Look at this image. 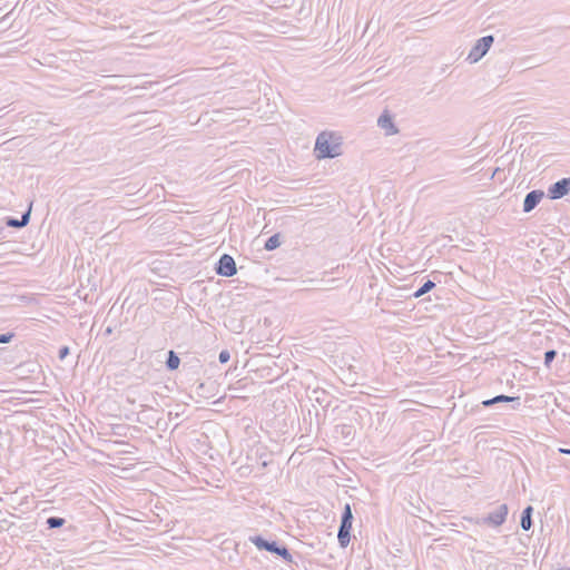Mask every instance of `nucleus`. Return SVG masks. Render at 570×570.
Segmentation results:
<instances>
[{
    "instance_id": "a211bd4d",
    "label": "nucleus",
    "mask_w": 570,
    "mask_h": 570,
    "mask_svg": "<svg viewBox=\"0 0 570 570\" xmlns=\"http://www.w3.org/2000/svg\"><path fill=\"white\" fill-rule=\"evenodd\" d=\"M556 356H557V351L556 350H548L544 353V365L547 367H550V365L553 362V360L556 358Z\"/></svg>"
},
{
    "instance_id": "f8f14e48",
    "label": "nucleus",
    "mask_w": 570,
    "mask_h": 570,
    "mask_svg": "<svg viewBox=\"0 0 570 570\" xmlns=\"http://www.w3.org/2000/svg\"><path fill=\"white\" fill-rule=\"evenodd\" d=\"M532 513H533V508L531 505H528L527 508H524L521 513L520 525L524 531H529L533 525Z\"/></svg>"
},
{
    "instance_id": "6ab92c4d",
    "label": "nucleus",
    "mask_w": 570,
    "mask_h": 570,
    "mask_svg": "<svg viewBox=\"0 0 570 570\" xmlns=\"http://www.w3.org/2000/svg\"><path fill=\"white\" fill-rule=\"evenodd\" d=\"M13 336H14V334L11 332L0 334V344L10 343L11 340L13 338Z\"/></svg>"
},
{
    "instance_id": "6e6552de",
    "label": "nucleus",
    "mask_w": 570,
    "mask_h": 570,
    "mask_svg": "<svg viewBox=\"0 0 570 570\" xmlns=\"http://www.w3.org/2000/svg\"><path fill=\"white\" fill-rule=\"evenodd\" d=\"M498 403H512V407L515 410L518 409L521 403H520V397L519 396H509V395H504V394H500V395H497L492 399H488V400H484L482 401V405L484 407H490L494 404H498Z\"/></svg>"
},
{
    "instance_id": "ddd939ff",
    "label": "nucleus",
    "mask_w": 570,
    "mask_h": 570,
    "mask_svg": "<svg viewBox=\"0 0 570 570\" xmlns=\"http://www.w3.org/2000/svg\"><path fill=\"white\" fill-rule=\"evenodd\" d=\"M66 523L67 520L61 517H49L45 521L46 529L48 530L61 529L66 525Z\"/></svg>"
},
{
    "instance_id": "f03ea898",
    "label": "nucleus",
    "mask_w": 570,
    "mask_h": 570,
    "mask_svg": "<svg viewBox=\"0 0 570 570\" xmlns=\"http://www.w3.org/2000/svg\"><path fill=\"white\" fill-rule=\"evenodd\" d=\"M353 522V513L351 505L348 503L345 504L342 517L341 524L338 527L337 540L342 548H346L351 541V530Z\"/></svg>"
},
{
    "instance_id": "39448f33",
    "label": "nucleus",
    "mask_w": 570,
    "mask_h": 570,
    "mask_svg": "<svg viewBox=\"0 0 570 570\" xmlns=\"http://www.w3.org/2000/svg\"><path fill=\"white\" fill-rule=\"evenodd\" d=\"M570 193V177L562 178L548 188L547 196L549 199L556 200L564 197Z\"/></svg>"
},
{
    "instance_id": "4468645a",
    "label": "nucleus",
    "mask_w": 570,
    "mask_h": 570,
    "mask_svg": "<svg viewBox=\"0 0 570 570\" xmlns=\"http://www.w3.org/2000/svg\"><path fill=\"white\" fill-rule=\"evenodd\" d=\"M179 364H180L179 356L174 351H169L167 360H166V367L169 371H175L178 368Z\"/></svg>"
},
{
    "instance_id": "0eeeda50",
    "label": "nucleus",
    "mask_w": 570,
    "mask_h": 570,
    "mask_svg": "<svg viewBox=\"0 0 570 570\" xmlns=\"http://www.w3.org/2000/svg\"><path fill=\"white\" fill-rule=\"evenodd\" d=\"M544 197V193L541 189H534L529 191L523 200V212L530 213L533 210Z\"/></svg>"
},
{
    "instance_id": "2eb2a0df",
    "label": "nucleus",
    "mask_w": 570,
    "mask_h": 570,
    "mask_svg": "<svg viewBox=\"0 0 570 570\" xmlns=\"http://www.w3.org/2000/svg\"><path fill=\"white\" fill-rule=\"evenodd\" d=\"M281 245L279 234H274L267 238L265 242L264 248L266 250H274Z\"/></svg>"
},
{
    "instance_id": "423d86ee",
    "label": "nucleus",
    "mask_w": 570,
    "mask_h": 570,
    "mask_svg": "<svg viewBox=\"0 0 570 570\" xmlns=\"http://www.w3.org/2000/svg\"><path fill=\"white\" fill-rule=\"evenodd\" d=\"M215 271L220 276L232 277L237 273L236 263L230 255L224 254L218 259Z\"/></svg>"
},
{
    "instance_id": "20e7f679",
    "label": "nucleus",
    "mask_w": 570,
    "mask_h": 570,
    "mask_svg": "<svg viewBox=\"0 0 570 570\" xmlns=\"http://www.w3.org/2000/svg\"><path fill=\"white\" fill-rule=\"evenodd\" d=\"M509 509L507 504H500L494 511L490 512L484 518L475 519L476 524H489L492 527H500L507 520Z\"/></svg>"
},
{
    "instance_id": "412c9836",
    "label": "nucleus",
    "mask_w": 570,
    "mask_h": 570,
    "mask_svg": "<svg viewBox=\"0 0 570 570\" xmlns=\"http://www.w3.org/2000/svg\"><path fill=\"white\" fill-rule=\"evenodd\" d=\"M70 353V350L68 346H61L60 350H59V358L62 361L65 360Z\"/></svg>"
},
{
    "instance_id": "f3484780",
    "label": "nucleus",
    "mask_w": 570,
    "mask_h": 570,
    "mask_svg": "<svg viewBox=\"0 0 570 570\" xmlns=\"http://www.w3.org/2000/svg\"><path fill=\"white\" fill-rule=\"evenodd\" d=\"M276 554L279 556L283 560H285L288 563L293 562V556L286 546H279Z\"/></svg>"
},
{
    "instance_id": "9d476101",
    "label": "nucleus",
    "mask_w": 570,
    "mask_h": 570,
    "mask_svg": "<svg viewBox=\"0 0 570 570\" xmlns=\"http://www.w3.org/2000/svg\"><path fill=\"white\" fill-rule=\"evenodd\" d=\"M31 208H32V203H30L28 209L21 215L20 219H17L14 217H7L6 225L8 227H13V228H22V227L27 226L30 222Z\"/></svg>"
},
{
    "instance_id": "dca6fc26",
    "label": "nucleus",
    "mask_w": 570,
    "mask_h": 570,
    "mask_svg": "<svg viewBox=\"0 0 570 570\" xmlns=\"http://www.w3.org/2000/svg\"><path fill=\"white\" fill-rule=\"evenodd\" d=\"M435 287V283L431 279H428L419 289H416L413 294L414 297H421L424 294L429 293Z\"/></svg>"
},
{
    "instance_id": "9b49d317",
    "label": "nucleus",
    "mask_w": 570,
    "mask_h": 570,
    "mask_svg": "<svg viewBox=\"0 0 570 570\" xmlns=\"http://www.w3.org/2000/svg\"><path fill=\"white\" fill-rule=\"evenodd\" d=\"M377 125L386 131V135H395L399 132V129L393 122L392 116L389 111H384L377 120Z\"/></svg>"
},
{
    "instance_id": "4be33fe9",
    "label": "nucleus",
    "mask_w": 570,
    "mask_h": 570,
    "mask_svg": "<svg viewBox=\"0 0 570 570\" xmlns=\"http://www.w3.org/2000/svg\"><path fill=\"white\" fill-rule=\"evenodd\" d=\"M559 452L570 455V449H559Z\"/></svg>"
},
{
    "instance_id": "f257e3e1",
    "label": "nucleus",
    "mask_w": 570,
    "mask_h": 570,
    "mask_svg": "<svg viewBox=\"0 0 570 570\" xmlns=\"http://www.w3.org/2000/svg\"><path fill=\"white\" fill-rule=\"evenodd\" d=\"M342 137L333 131H322L316 137L315 149L318 159L335 158L341 155Z\"/></svg>"
},
{
    "instance_id": "7ed1b4c3",
    "label": "nucleus",
    "mask_w": 570,
    "mask_h": 570,
    "mask_svg": "<svg viewBox=\"0 0 570 570\" xmlns=\"http://www.w3.org/2000/svg\"><path fill=\"white\" fill-rule=\"evenodd\" d=\"M493 41H494V37L491 35L480 38L475 42V45L472 47V49L470 50L466 59L471 63L478 62L490 50L491 46L493 45Z\"/></svg>"
},
{
    "instance_id": "1a4fd4ad",
    "label": "nucleus",
    "mask_w": 570,
    "mask_h": 570,
    "mask_svg": "<svg viewBox=\"0 0 570 570\" xmlns=\"http://www.w3.org/2000/svg\"><path fill=\"white\" fill-rule=\"evenodd\" d=\"M249 541L258 549L276 554L279 544L276 541H268L262 535L249 537Z\"/></svg>"
},
{
    "instance_id": "aec40b11",
    "label": "nucleus",
    "mask_w": 570,
    "mask_h": 570,
    "mask_svg": "<svg viewBox=\"0 0 570 570\" xmlns=\"http://www.w3.org/2000/svg\"><path fill=\"white\" fill-rule=\"evenodd\" d=\"M230 358V354L227 350H223L220 351L219 355H218V360L220 363H227Z\"/></svg>"
}]
</instances>
